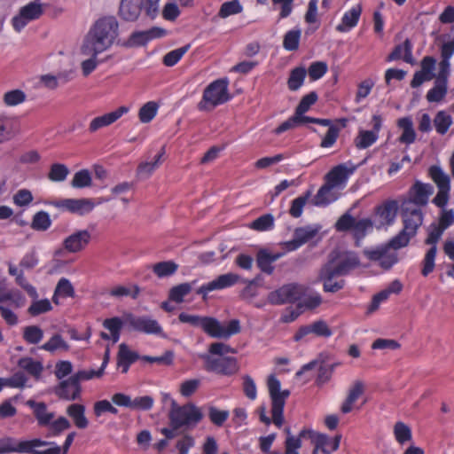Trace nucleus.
I'll list each match as a JSON object with an SVG mask.
<instances>
[{
    "label": "nucleus",
    "instance_id": "nucleus-29",
    "mask_svg": "<svg viewBox=\"0 0 454 454\" xmlns=\"http://www.w3.org/2000/svg\"><path fill=\"white\" fill-rule=\"evenodd\" d=\"M26 404L33 410V413L37 419L39 426H48L54 419V413L48 411L44 403L27 400Z\"/></svg>",
    "mask_w": 454,
    "mask_h": 454
},
{
    "label": "nucleus",
    "instance_id": "nucleus-36",
    "mask_svg": "<svg viewBox=\"0 0 454 454\" xmlns=\"http://www.w3.org/2000/svg\"><path fill=\"white\" fill-rule=\"evenodd\" d=\"M429 174L433 181L437 185L438 191H450V180L440 167L432 166Z\"/></svg>",
    "mask_w": 454,
    "mask_h": 454
},
{
    "label": "nucleus",
    "instance_id": "nucleus-47",
    "mask_svg": "<svg viewBox=\"0 0 454 454\" xmlns=\"http://www.w3.org/2000/svg\"><path fill=\"white\" fill-rule=\"evenodd\" d=\"M19 366L29 374L38 377L43 372V364L31 357H23L18 363Z\"/></svg>",
    "mask_w": 454,
    "mask_h": 454
},
{
    "label": "nucleus",
    "instance_id": "nucleus-37",
    "mask_svg": "<svg viewBox=\"0 0 454 454\" xmlns=\"http://www.w3.org/2000/svg\"><path fill=\"white\" fill-rule=\"evenodd\" d=\"M14 118L4 114H0V144L11 139L14 131Z\"/></svg>",
    "mask_w": 454,
    "mask_h": 454
},
{
    "label": "nucleus",
    "instance_id": "nucleus-26",
    "mask_svg": "<svg viewBox=\"0 0 454 454\" xmlns=\"http://www.w3.org/2000/svg\"><path fill=\"white\" fill-rule=\"evenodd\" d=\"M308 434L312 438L315 445L321 448V451L325 454H330L339 448L340 435H337L333 439H330L328 436L323 434H316L309 431Z\"/></svg>",
    "mask_w": 454,
    "mask_h": 454
},
{
    "label": "nucleus",
    "instance_id": "nucleus-17",
    "mask_svg": "<svg viewBox=\"0 0 454 454\" xmlns=\"http://www.w3.org/2000/svg\"><path fill=\"white\" fill-rule=\"evenodd\" d=\"M54 205L58 207H63L69 211L70 213L76 214L79 215H84L89 214L93 210V208L96 206V204L91 199L87 198L65 199L58 202H55Z\"/></svg>",
    "mask_w": 454,
    "mask_h": 454
},
{
    "label": "nucleus",
    "instance_id": "nucleus-11",
    "mask_svg": "<svg viewBox=\"0 0 454 454\" xmlns=\"http://www.w3.org/2000/svg\"><path fill=\"white\" fill-rule=\"evenodd\" d=\"M91 233L88 230H76L62 241L63 249L70 254H76L90 244Z\"/></svg>",
    "mask_w": 454,
    "mask_h": 454
},
{
    "label": "nucleus",
    "instance_id": "nucleus-1",
    "mask_svg": "<svg viewBox=\"0 0 454 454\" xmlns=\"http://www.w3.org/2000/svg\"><path fill=\"white\" fill-rule=\"evenodd\" d=\"M119 24L113 16L98 20L85 35L82 54H100L112 47L118 36Z\"/></svg>",
    "mask_w": 454,
    "mask_h": 454
},
{
    "label": "nucleus",
    "instance_id": "nucleus-21",
    "mask_svg": "<svg viewBox=\"0 0 454 454\" xmlns=\"http://www.w3.org/2000/svg\"><path fill=\"white\" fill-rule=\"evenodd\" d=\"M433 192L434 187L431 184L416 182L410 191L409 199L404 201H411L420 208V207L427 205L429 196L433 194Z\"/></svg>",
    "mask_w": 454,
    "mask_h": 454
},
{
    "label": "nucleus",
    "instance_id": "nucleus-28",
    "mask_svg": "<svg viewBox=\"0 0 454 454\" xmlns=\"http://www.w3.org/2000/svg\"><path fill=\"white\" fill-rule=\"evenodd\" d=\"M364 392V384L361 380H356L350 386L348 395L340 406L343 413L350 412L354 408V403Z\"/></svg>",
    "mask_w": 454,
    "mask_h": 454
},
{
    "label": "nucleus",
    "instance_id": "nucleus-44",
    "mask_svg": "<svg viewBox=\"0 0 454 454\" xmlns=\"http://www.w3.org/2000/svg\"><path fill=\"white\" fill-rule=\"evenodd\" d=\"M447 94V82L436 80L434 86L427 93L428 102H440Z\"/></svg>",
    "mask_w": 454,
    "mask_h": 454
},
{
    "label": "nucleus",
    "instance_id": "nucleus-18",
    "mask_svg": "<svg viewBox=\"0 0 454 454\" xmlns=\"http://www.w3.org/2000/svg\"><path fill=\"white\" fill-rule=\"evenodd\" d=\"M129 325L136 331L147 334H155L163 336V331L157 320L149 317H128Z\"/></svg>",
    "mask_w": 454,
    "mask_h": 454
},
{
    "label": "nucleus",
    "instance_id": "nucleus-27",
    "mask_svg": "<svg viewBox=\"0 0 454 454\" xmlns=\"http://www.w3.org/2000/svg\"><path fill=\"white\" fill-rule=\"evenodd\" d=\"M81 387L70 376L67 380H62L56 388L59 397L66 400H75L80 396Z\"/></svg>",
    "mask_w": 454,
    "mask_h": 454
},
{
    "label": "nucleus",
    "instance_id": "nucleus-42",
    "mask_svg": "<svg viewBox=\"0 0 454 454\" xmlns=\"http://www.w3.org/2000/svg\"><path fill=\"white\" fill-rule=\"evenodd\" d=\"M311 195H312V191L309 190L306 192H304L302 195L293 200L291 202L289 214L294 218L300 217L302 215L304 206L306 205L308 200L310 199Z\"/></svg>",
    "mask_w": 454,
    "mask_h": 454
},
{
    "label": "nucleus",
    "instance_id": "nucleus-20",
    "mask_svg": "<svg viewBox=\"0 0 454 454\" xmlns=\"http://www.w3.org/2000/svg\"><path fill=\"white\" fill-rule=\"evenodd\" d=\"M129 106H122L113 112L105 114L101 116H98L92 119L89 125V131L90 133H94L102 128L110 126L111 124L118 121L121 116L129 113Z\"/></svg>",
    "mask_w": 454,
    "mask_h": 454
},
{
    "label": "nucleus",
    "instance_id": "nucleus-61",
    "mask_svg": "<svg viewBox=\"0 0 454 454\" xmlns=\"http://www.w3.org/2000/svg\"><path fill=\"white\" fill-rule=\"evenodd\" d=\"M274 226V217L270 214L263 215L258 217L250 224V228L264 231L272 229Z\"/></svg>",
    "mask_w": 454,
    "mask_h": 454
},
{
    "label": "nucleus",
    "instance_id": "nucleus-60",
    "mask_svg": "<svg viewBox=\"0 0 454 454\" xmlns=\"http://www.w3.org/2000/svg\"><path fill=\"white\" fill-rule=\"evenodd\" d=\"M190 45H185L168 52L163 58V63L167 67L175 66L187 52Z\"/></svg>",
    "mask_w": 454,
    "mask_h": 454
},
{
    "label": "nucleus",
    "instance_id": "nucleus-2",
    "mask_svg": "<svg viewBox=\"0 0 454 454\" xmlns=\"http://www.w3.org/2000/svg\"><path fill=\"white\" fill-rule=\"evenodd\" d=\"M178 319L182 323L201 328L212 338L228 340L241 331L240 322L238 319H231L223 324L215 317H200L184 312L179 314Z\"/></svg>",
    "mask_w": 454,
    "mask_h": 454
},
{
    "label": "nucleus",
    "instance_id": "nucleus-59",
    "mask_svg": "<svg viewBox=\"0 0 454 454\" xmlns=\"http://www.w3.org/2000/svg\"><path fill=\"white\" fill-rule=\"evenodd\" d=\"M301 38V30L300 29H293L288 31L285 36L283 41V46L287 51H295L298 49L299 42Z\"/></svg>",
    "mask_w": 454,
    "mask_h": 454
},
{
    "label": "nucleus",
    "instance_id": "nucleus-24",
    "mask_svg": "<svg viewBox=\"0 0 454 454\" xmlns=\"http://www.w3.org/2000/svg\"><path fill=\"white\" fill-rule=\"evenodd\" d=\"M398 204L395 200H387L376 209V217L379 218L380 226L391 225L396 217Z\"/></svg>",
    "mask_w": 454,
    "mask_h": 454
},
{
    "label": "nucleus",
    "instance_id": "nucleus-32",
    "mask_svg": "<svg viewBox=\"0 0 454 454\" xmlns=\"http://www.w3.org/2000/svg\"><path fill=\"white\" fill-rule=\"evenodd\" d=\"M323 302L321 294L316 291L308 290L299 300L298 309L302 310H313L319 307Z\"/></svg>",
    "mask_w": 454,
    "mask_h": 454
},
{
    "label": "nucleus",
    "instance_id": "nucleus-23",
    "mask_svg": "<svg viewBox=\"0 0 454 454\" xmlns=\"http://www.w3.org/2000/svg\"><path fill=\"white\" fill-rule=\"evenodd\" d=\"M164 35L165 31L158 27H153L146 31H137L130 35L129 39L126 41L125 45L128 47L142 46L150 40L160 37Z\"/></svg>",
    "mask_w": 454,
    "mask_h": 454
},
{
    "label": "nucleus",
    "instance_id": "nucleus-38",
    "mask_svg": "<svg viewBox=\"0 0 454 454\" xmlns=\"http://www.w3.org/2000/svg\"><path fill=\"white\" fill-rule=\"evenodd\" d=\"M393 434L395 441L401 445L412 441V433L411 427L402 421H397L394 425Z\"/></svg>",
    "mask_w": 454,
    "mask_h": 454
},
{
    "label": "nucleus",
    "instance_id": "nucleus-53",
    "mask_svg": "<svg viewBox=\"0 0 454 454\" xmlns=\"http://www.w3.org/2000/svg\"><path fill=\"white\" fill-rule=\"evenodd\" d=\"M23 338L29 344H37L43 338V332L36 325L27 326L23 330Z\"/></svg>",
    "mask_w": 454,
    "mask_h": 454
},
{
    "label": "nucleus",
    "instance_id": "nucleus-12",
    "mask_svg": "<svg viewBox=\"0 0 454 454\" xmlns=\"http://www.w3.org/2000/svg\"><path fill=\"white\" fill-rule=\"evenodd\" d=\"M326 264H331L333 271L344 276L359 265V259L354 252L345 251L331 259Z\"/></svg>",
    "mask_w": 454,
    "mask_h": 454
},
{
    "label": "nucleus",
    "instance_id": "nucleus-54",
    "mask_svg": "<svg viewBox=\"0 0 454 454\" xmlns=\"http://www.w3.org/2000/svg\"><path fill=\"white\" fill-rule=\"evenodd\" d=\"M242 9L243 8L238 0L228 1L221 5L218 16L225 19L231 15L240 13Z\"/></svg>",
    "mask_w": 454,
    "mask_h": 454
},
{
    "label": "nucleus",
    "instance_id": "nucleus-34",
    "mask_svg": "<svg viewBox=\"0 0 454 454\" xmlns=\"http://www.w3.org/2000/svg\"><path fill=\"white\" fill-rule=\"evenodd\" d=\"M333 188L325 182L312 199L313 205L325 207L336 200L337 196L333 192Z\"/></svg>",
    "mask_w": 454,
    "mask_h": 454
},
{
    "label": "nucleus",
    "instance_id": "nucleus-45",
    "mask_svg": "<svg viewBox=\"0 0 454 454\" xmlns=\"http://www.w3.org/2000/svg\"><path fill=\"white\" fill-rule=\"evenodd\" d=\"M178 269V265L172 261H165L155 263L153 271L159 278H166L173 275Z\"/></svg>",
    "mask_w": 454,
    "mask_h": 454
},
{
    "label": "nucleus",
    "instance_id": "nucleus-3",
    "mask_svg": "<svg viewBox=\"0 0 454 454\" xmlns=\"http://www.w3.org/2000/svg\"><path fill=\"white\" fill-rule=\"evenodd\" d=\"M234 354L236 350L223 342H214L208 348V353L202 354L200 357L204 362V369L207 372L223 375H232L239 370L236 358L225 356L227 354Z\"/></svg>",
    "mask_w": 454,
    "mask_h": 454
},
{
    "label": "nucleus",
    "instance_id": "nucleus-16",
    "mask_svg": "<svg viewBox=\"0 0 454 454\" xmlns=\"http://www.w3.org/2000/svg\"><path fill=\"white\" fill-rule=\"evenodd\" d=\"M340 276L332 270L331 264H325L318 271L316 282H323V289L326 293H336L342 289L345 285L343 279L334 280V278Z\"/></svg>",
    "mask_w": 454,
    "mask_h": 454
},
{
    "label": "nucleus",
    "instance_id": "nucleus-9",
    "mask_svg": "<svg viewBox=\"0 0 454 454\" xmlns=\"http://www.w3.org/2000/svg\"><path fill=\"white\" fill-rule=\"evenodd\" d=\"M401 215L403 224V229L408 231L410 235L415 237L418 229L423 223L421 209L411 201H403L401 205Z\"/></svg>",
    "mask_w": 454,
    "mask_h": 454
},
{
    "label": "nucleus",
    "instance_id": "nucleus-4",
    "mask_svg": "<svg viewBox=\"0 0 454 454\" xmlns=\"http://www.w3.org/2000/svg\"><path fill=\"white\" fill-rule=\"evenodd\" d=\"M267 384L271 399L272 418L270 419L267 416L264 406L259 408V418L265 425H270L272 422L276 427H281L284 423L283 410L286 400L290 395V391L287 389L281 390L280 381L274 375L269 377Z\"/></svg>",
    "mask_w": 454,
    "mask_h": 454
},
{
    "label": "nucleus",
    "instance_id": "nucleus-31",
    "mask_svg": "<svg viewBox=\"0 0 454 454\" xmlns=\"http://www.w3.org/2000/svg\"><path fill=\"white\" fill-rule=\"evenodd\" d=\"M397 126L402 129L399 141L403 144L411 145L416 140V132L411 117L400 118Z\"/></svg>",
    "mask_w": 454,
    "mask_h": 454
},
{
    "label": "nucleus",
    "instance_id": "nucleus-49",
    "mask_svg": "<svg viewBox=\"0 0 454 454\" xmlns=\"http://www.w3.org/2000/svg\"><path fill=\"white\" fill-rule=\"evenodd\" d=\"M413 237V235H410L408 231H405L403 229H402V231L397 235L393 237L386 246L391 249L397 250L408 246L410 240Z\"/></svg>",
    "mask_w": 454,
    "mask_h": 454
},
{
    "label": "nucleus",
    "instance_id": "nucleus-48",
    "mask_svg": "<svg viewBox=\"0 0 454 454\" xmlns=\"http://www.w3.org/2000/svg\"><path fill=\"white\" fill-rule=\"evenodd\" d=\"M106 361H104L102 366L98 370H82L72 375L73 380H74L78 385H80L81 381L89 380L93 378H99L102 376L104 369L106 367Z\"/></svg>",
    "mask_w": 454,
    "mask_h": 454
},
{
    "label": "nucleus",
    "instance_id": "nucleus-15",
    "mask_svg": "<svg viewBox=\"0 0 454 454\" xmlns=\"http://www.w3.org/2000/svg\"><path fill=\"white\" fill-rule=\"evenodd\" d=\"M390 249L384 245L372 249H365L364 254L368 259L379 262L382 268L387 270L397 262L396 253L391 252Z\"/></svg>",
    "mask_w": 454,
    "mask_h": 454
},
{
    "label": "nucleus",
    "instance_id": "nucleus-64",
    "mask_svg": "<svg viewBox=\"0 0 454 454\" xmlns=\"http://www.w3.org/2000/svg\"><path fill=\"white\" fill-rule=\"evenodd\" d=\"M72 186L74 188H83L91 184V176L88 170L82 169L76 172L72 179Z\"/></svg>",
    "mask_w": 454,
    "mask_h": 454
},
{
    "label": "nucleus",
    "instance_id": "nucleus-13",
    "mask_svg": "<svg viewBox=\"0 0 454 454\" xmlns=\"http://www.w3.org/2000/svg\"><path fill=\"white\" fill-rule=\"evenodd\" d=\"M319 225H307L296 228L294 232V239L283 244L286 251H294L306 242L312 239L319 231Z\"/></svg>",
    "mask_w": 454,
    "mask_h": 454
},
{
    "label": "nucleus",
    "instance_id": "nucleus-14",
    "mask_svg": "<svg viewBox=\"0 0 454 454\" xmlns=\"http://www.w3.org/2000/svg\"><path fill=\"white\" fill-rule=\"evenodd\" d=\"M48 444V442L40 439H33L30 441H22L15 442L11 438L0 439V454L10 452H29L32 448L42 447Z\"/></svg>",
    "mask_w": 454,
    "mask_h": 454
},
{
    "label": "nucleus",
    "instance_id": "nucleus-19",
    "mask_svg": "<svg viewBox=\"0 0 454 454\" xmlns=\"http://www.w3.org/2000/svg\"><path fill=\"white\" fill-rule=\"evenodd\" d=\"M239 279L240 277L235 273L230 272L223 274L211 282L200 286L198 289L197 294L206 296L209 292L231 287L238 283Z\"/></svg>",
    "mask_w": 454,
    "mask_h": 454
},
{
    "label": "nucleus",
    "instance_id": "nucleus-62",
    "mask_svg": "<svg viewBox=\"0 0 454 454\" xmlns=\"http://www.w3.org/2000/svg\"><path fill=\"white\" fill-rule=\"evenodd\" d=\"M139 287L137 286H114L110 290V295L114 297L130 296L133 299L137 298L139 294Z\"/></svg>",
    "mask_w": 454,
    "mask_h": 454
},
{
    "label": "nucleus",
    "instance_id": "nucleus-46",
    "mask_svg": "<svg viewBox=\"0 0 454 454\" xmlns=\"http://www.w3.org/2000/svg\"><path fill=\"white\" fill-rule=\"evenodd\" d=\"M378 139L376 132L360 130L355 138V145L358 149H365L373 145Z\"/></svg>",
    "mask_w": 454,
    "mask_h": 454
},
{
    "label": "nucleus",
    "instance_id": "nucleus-43",
    "mask_svg": "<svg viewBox=\"0 0 454 454\" xmlns=\"http://www.w3.org/2000/svg\"><path fill=\"white\" fill-rule=\"evenodd\" d=\"M307 71L303 67H298L294 68L287 81V85L290 90H297L303 84L306 77Z\"/></svg>",
    "mask_w": 454,
    "mask_h": 454
},
{
    "label": "nucleus",
    "instance_id": "nucleus-40",
    "mask_svg": "<svg viewBox=\"0 0 454 454\" xmlns=\"http://www.w3.org/2000/svg\"><path fill=\"white\" fill-rule=\"evenodd\" d=\"M196 280L191 283H183L173 286L168 294L170 301L180 303L184 301V297L186 296L192 290L193 286L196 284Z\"/></svg>",
    "mask_w": 454,
    "mask_h": 454
},
{
    "label": "nucleus",
    "instance_id": "nucleus-56",
    "mask_svg": "<svg viewBox=\"0 0 454 454\" xmlns=\"http://www.w3.org/2000/svg\"><path fill=\"white\" fill-rule=\"evenodd\" d=\"M51 220L47 212L40 211L36 213L32 221V228L36 231H46L50 228Z\"/></svg>",
    "mask_w": 454,
    "mask_h": 454
},
{
    "label": "nucleus",
    "instance_id": "nucleus-8",
    "mask_svg": "<svg viewBox=\"0 0 454 454\" xmlns=\"http://www.w3.org/2000/svg\"><path fill=\"white\" fill-rule=\"evenodd\" d=\"M308 290L304 285L288 283L268 294V301L273 305L293 303L299 301Z\"/></svg>",
    "mask_w": 454,
    "mask_h": 454
},
{
    "label": "nucleus",
    "instance_id": "nucleus-25",
    "mask_svg": "<svg viewBox=\"0 0 454 454\" xmlns=\"http://www.w3.org/2000/svg\"><path fill=\"white\" fill-rule=\"evenodd\" d=\"M144 0H121L119 14L126 21H135L139 17Z\"/></svg>",
    "mask_w": 454,
    "mask_h": 454
},
{
    "label": "nucleus",
    "instance_id": "nucleus-41",
    "mask_svg": "<svg viewBox=\"0 0 454 454\" xmlns=\"http://www.w3.org/2000/svg\"><path fill=\"white\" fill-rule=\"evenodd\" d=\"M74 297V288L71 282L66 278H61L55 288L54 294H53V301L58 304L59 300L58 297Z\"/></svg>",
    "mask_w": 454,
    "mask_h": 454
},
{
    "label": "nucleus",
    "instance_id": "nucleus-33",
    "mask_svg": "<svg viewBox=\"0 0 454 454\" xmlns=\"http://www.w3.org/2000/svg\"><path fill=\"white\" fill-rule=\"evenodd\" d=\"M412 45L410 40L406 39L403 44L397 45L387 57L388 61L403 59L405 62L413 64Z\"/></svg>",
    "mask_w": 454,
    "mask_h": 454
},
{
    "label": "nucleus",
    "instance_id": "nucleus-50",
    "mask_svg": "<svg viewBox=\"0 0 454 454\" xmlns=\"http://www.w3.org/2000/svg\"><path fill=\"white\" fill-rule=\"evenodd\" d=\"M158 105L153 101H149L145 104L138 113V117L141 122H150L157 114Z\"/></svg>",
    "mask_w": 454,
    "mask_h": 454
},
{
    "label": "nucleus",
    "instance_id": "nucleus-22",
    "mask_svg": "<svg viewBox=\"0 0 454 454\" xmlns=\"http://www.w3.org/2000/svg\"><path fill=\"white\" fill-rule=\"evenodd\" d=\"M363 11L362 4L358 3L346 11L340 22L337 25L336 30L340 33H347L354 28L360 19Z\"/></svg>",
    "mask_w": 454,
    "mask_h": 454
},
{
    "label": "nucleus",
    "instance_id": "nucleus-63",
    "mask_svg": "<svg viewBox=\"0 0 454 454\" xmlns=\"http://www.w3.org/2000/svg\"><path fill=\"white\" fill-rule=\"evenodd\" d=\"M271 264L272 261L270 257V252L264 249L260 250L257 254V265L261 270L267 274H271L274 270Z\"/></svg>",
    "mask_w": 454,
    "mask_h": 454
},
{
    "label": "nucleus",
    "instance_id": "nucleus-55",
    "mask_svg": "<svg viewBox=\"0 0 454 454\" xmlns=\"http://www.w3.org/2000/svg\"><path fill=\"white\" fill-rule=\"evenodd\" d=\"M103 325L110 331L113 342H117L120 339V331L122 326L121 319L119 317L108 318L104 321Z\"/></svg>",
    "mask_w": 454,
    "mask_h": 454
},
{
    "label": "nucleus",
    "instance_id": "nucleus-6",
    "mask_svg": "<svg viewBox=\"0 0 454 454\" xmlns=\"http://www.w3.org/2000/svg\"><path fill=\"white\" fill-rule=\"evenodd\" d=\"M227 79H218L212 82L203 91L202 98L198 104L200 111H211L215 106L230 99Z\"/></svg>",
    "mask_w": 454,
    "mask_h": 454
},
{
    "label": "nucleus",
    "instance_id": "nucleus-39",
    "mask_svg": "<svg viewBox=\"0 0 454 454\" xmlns=\"http://www.w3.org/2000/svg\"><path fill=\"white\" fill-rule=\"evenodd\" d=\"M452 123V117L443 110L437 112L434 118V126L440 135L446 134Z\"/></svg>",
    "mask_w": 454,
    "mask_h": 454
},
{
    "label": "nucleus",
    "instance_id": "nucleus-51",
    "mask_svg": "<svg viewBox=\"0 0 454 454\" xmlns=\"http://www.w3.org/2000/svg\"><path fill=\"white\" fill-rule=\"evenodd\" d=\"M41 348L49 352H55L57 350L67 351L69 346L59 334H54Z\"/></svg>",
    "mask_w": 454,
    "mask_h": 454
},
{
    "label": "nucleus",
    "instance_id": "nucleus-10",
    "mask_svg": "<svg viewBox=\"0 0 454 454\" xmlns=\"http://www.w3.org/2000/svg\"><path fill=\"white\" fill-rule=\"evenodd\" d=\"M356 166L352 163L340 164L334 167L325 176V182L333 189H343L349 176L355 172Z\"/></svg>",
    "mask_w": 454,
    "mask_h": 454
},
{
    "label": "nucleus",
    "instance_id": "nucleus-7",
    "mask_svg": "<svg viewBox=\"0 0 454 454\" xmlns=\"http://www.w3.org/2000/svg\"><path fill=\"white\" fill-rule=\"evenodd\" d=\"M47 4L43 0H32L21 6L12 18L11 23L17 33H20L30 22L39 20L44 13Z\"/></svg>",
    "mask_w": 454,
    "mask_h": 454
},
{
    "label": "nucleus",
    "instance_id": "nucleus-58",
    "mask_svg": "<svg viewBox=\"0 0 454 454\" xmlns=\"http://www.w3.org/2000/svg\"><path fill=\"white\" fill-rule=\"evenodd\" d=\"M68 173L69 170L66 165L55 163L51 165L48 177L53 182H62L67 178Z\"/></svg>",
    "mask_w": 454,
    "mask_h": 454
},
{
    "label": "nucleus",
    "instance_id": "nucleus-5",
    "mask_svg": "<svg viewBox=\"0 0 454 454\" xmlns=\"http://www.w3.org/2000/svg\"><path fill=\"white\" fill-rule=\"evenodd\" d=\"M202 418L200 409L192 403L180 406L173 402L168 413L170 427L181 428L184 431L193 428Z\"/></svg>",
    "mask_w": 454,
    "mask_h": 454
},
{
    "label": "nucleus",
    "instance_id": "nucleus-57",
    "mask_svg": "<svg viewBox=\"0 0 454 454\" xmlns=\"http://www.w3.org/2000/svg\"><path fill=\"white\" fill-rule=\"evenodd\" d=\"M436 252H437L436 246H433L426 253L424 260L422 262L423 267H422L421 273L423 276L427 277L428 274H430L434 270Z\"/></svg>",
    "mask_w": 454,
    "mask_h": 454
},
{
    "label": "nucleus",
    "instance_id": "nucleus-30",
    "mask_svg": "<svg viewBox=\"0 0 454 454\" xmlns=\"http://www.w3.org/2000/svg\"><path fill=\"white\" fill-rule=\"evenodd\" d=\"M66 413L72 419L74 426L79 429H85L89 420L85 416V407L80 403H72L67 406Z\"/></svg>",
    "mask_w": 454,
    "mask_h": 454
},
{
    "label": "nucleus",
    "instance_id": "nucleus-52",
    "mask_svg": "<svg viewBox=\"0 0 454 454\" xmlns=\"http://www.w3.org/2000/svg\"><path fill=\"white\" fill-rule=\"evenodd\" d=\"M373 228L372 222L368 219L355 220L353 225V233L357 240L363 239L368 232L372 231Z\"/></svg>",
    "mask_w": 454,
    "mask_h": 454
},
{
    "label": "nucleus",
    "instance_id": "nucleus-35",
    "mask_svg": "<svg viewBox=\"0 0 454 454\" xmlns=\"http://www.w3.org/2000/svg\"><path fill=\"white\" fill-rule=\"evenodd\" d=\"M286 431L287 436L285 441V454H299V450L301 447V438L305 437L309 431L302 430L298 436L291 434L288 428Z\"/></svg>",
    "mask_w": 454,
    "mask_h": 454
}]
</instances>
